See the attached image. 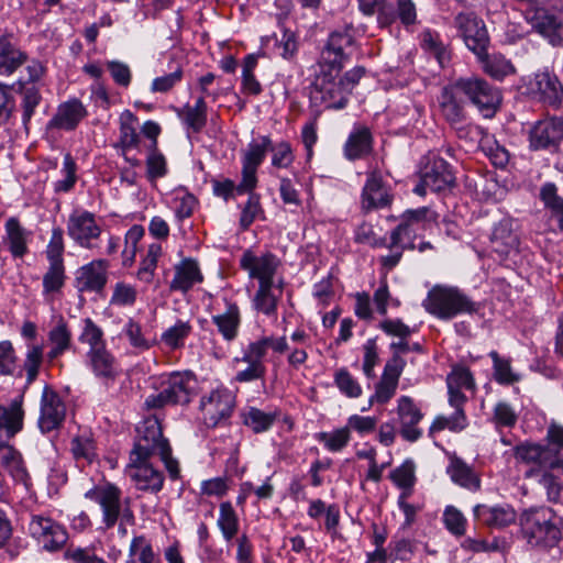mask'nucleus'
Here are the masks:
<instances>
[{
  "label": "nucleus",
  "instance_id": "obj_1",
  "mask_svg": "<svg viewBox=\"0 0 563 563\" xmlns=\"http://www.w3.org/2000/svg\"><path fill=\"white\" fill-rule=\"evenodd\" d=\"M437 220L438 213L428 207L408 209L401 214L398 225L390 231L388 241L386 238L377 236L373 225L368 223H362L356 228L354 240L374 249L386 247L388 254L380 256L378 261L382 268L388 273L400 263L405 251L416 249L418 232L426 230Z\"/></svg>",
  "mask_w": 563,
  "mask_h": 563
},
{
  "label": "nucleus",
  "instance_id": "obj_2",
  "mask_svg": "<svg viewBox=\"0 0 563 563\" xmlns=\"http://www.w3.org/2000/svg\"><path fill=\"white\" fill-rule=\"evenodd\" d=\"M152 457H158L165 465L169 477H179L178 461L172 456V448L168 440L164 438L162 426L156 417L145 418L136 428V438L133 450L130 453V461L143 462Z\"/></svg>",
  "mask_w": 563,
  "mask_h": 563
},
{
  "label": "nucleus",
  "instance_id": "obj_3",
  "mask_svg": "<svg viewBox=\"0 0 563 563\" xmlns=\"http://www.w3.org/2000/svg\"><path fill=\"white\" fill-rule=\"evenodd\" d=\"M422 307L440 320H451L459 314L478 311V305L460 288L443 285H435L428 291Z\"/></svg>",
  "mask_w": 563,
  "mask_h": 563
},
{
  "label": "nucleus",
  "instance_id": "obj_4",
  "mask_svg": "<svg viewBox=\"0 0 563 563\" xmlns=\"http://www.w3.org/2000/svg\"><path fill=\"white\" fill-rule=\"evenodd\" d=\"M522 538L532 547H553L561 538L559 520L551 508L533 507L519 516Z\"/></svg>",
  "mask_w": 563,
  "mask_h": 563
},
{
  "label": "nucleus",
  "instance_id": "obj_5",
  "mask_svg": "<svg viewBox=\"0 0 563 563\" xmlns=\"http://www.w3.org/2000/svg\"><path fill=\"white\" fill-rule=\"evenodd\" d=\"M85 498L98 504L102 512V523L111 529L120 520L123 525L133 526L135 516L131 509L130 498L122 500V490L112 483L96 485L85 493Z\"/></svg>",
  "mask_w": 563,
  "mask_h": 563
},
{
  "label": "nucleus",
  "instance_id": "obj_6",
  "mask_svg": "<svg viewBox=\"0 0 563 563\" xmlns=\"http://www.w3.org/2000/svg\"><path fill=\"white\" fill-rule=\"evenodd\" d=\"M196 387L197 378L192 372H172L161 377L159 391L150 395L145 405L155 409L168 405H187L190 402Z\"/></svg>",
  "mask_w": 563,
  "mask_h": 563
},
{
  "label": "nucleus",
  "instance_id": "obj_7",
  "mask_svg": "<svg viewBox=\"0 0 563 563\" xmlns=\"http://www.w3.org/2000/svg\"><path fill=\"white\" fill-rule=\"evenodd\" d=\"M340 74L341 71L318 68L310 88V101L313 106L334 110L347 106L349 88L339 78Z\"/></svg>",
  "mask_w": 563,
  "mask_h": 563
},
{
  "label": "nucleus",
  "instance_id": "obj_8",
  "mask_svg": "<svg viewBox=\"0 0 563 563\" xmlns=\"http://www.w3.org/2000/svg\"><path fill=\"white\" fill-rule=\"evenodd\" d=\"M355 47V29L352 25L334 30L321 51L318 68L342 71Z\"/></svg>",
  "mask_w": 563,
  "mask_h": 563
},
{
  "label": "nucleus",
  "instance_id": "obj_9",
  "mask_svg": "<svg viewBox=\"0 0 563 563\" xmlns=\"http://www.w3.org/2000/svg\"><path fill=\"white\" fill-rule=\"evenodd\" d=\"M457 88L484 118H493L501 104L500 90L477 76L457 78Z\"/></svg>",
  "mask_w": 563,
  "mask_h": 563
},
{
  "label": "nucleus",
  "instance_id": "obj_10",
  "mask_svg": "<svg viewBox=\"0 0 563 563\" xmlns=\"http://www.w3.org/2000/svg\"><path fill=\"white\" fill-rule=\"evenodd\" d=\"M517 463L536 465L544 471H558L563 474V452L530 441L517 444L512 449Z\"/></svg>",
  "mask_w": 563,
  "mask_h": 563
},
{
  "label": "nucleus",
  "instance_id": "obj_11",
  "mask_svg": "<svg viewBox=\"0 0 563 563\" xmlns=\"http://www.w3.org/2000/svg\"><path fill=\"white\" fill-rule=\"evenodd\" d=\"M235 407V396L225 387H217L201 397L199 409L203 422L209 428L225 422L232 416Z\"/></svg>",
  "mask_w": 563,
  "mask_h": 563
},
{
  "label": "nucleus",
  "instance_id": "obj_12",
  "mask_svg": "<svg viewBox=\"0 0 563 563\" xmlns=\"http://www.w3.org/2000/svg\"><path fill=\"white\" fill-rule=\"evenodd\" d=\"M27 530L36 543L48 552L60 550L68 539V533L63 526L42 515H32Z\"/></svg>",
  "mask_w": 563,
  "mask_h": 563
},
{
  "label": "nucleus",
  "instance_id": "obj_13",
  "mask_svg": "<svg viewBox=\"0 0 563 563\" xmlns=\"http://www.w3.org/2000/svg\"><path fill=\"white\" fill-rule=\"evenodd\" d=\"M102 229L96 216L87 210H75L67 220V234L80 247L93 249Z\"/></svg>",
  "mask_w": 563,
  "mask_h": 563
},
{
  "label": "nucleus",
  "instance_id": "obj_14",
  "mask_svg": "<svg viewBox=\"0 0 563 563\" xmlns=\"http://www.w3.org/2000/svg\"><path fill=\"white\" fill-rule=\"evenodd\" d=\"M454 24L466 46L477 57H482L488 44V34L483 20L474 12H461L455 16Z\"/></svg>",
  "mask_w": 563,
  "mask_h": 563
},
{
  "label": "nucleus",
  "instance_id": "obj_15",
  "mask_svg": "<svg viewBox=\"0 0 563 563\" xmlns=\"http://www.w3.org/2000/svg\"><path fill=\"white\" fill-rule=\"evenodd\" d=\"M279 265L278 257L271 252L256 255L253 251L246 250L240 258V267L247 272L250 278L258 280V285L274 284Z\"/></svg>",
  "mask_w": 563,
  "mask_h": 563
},
{
  "label": "nucleus",
  "instance_id": "obj_16",
  "mask_svg": "<svg viewBox=\"0 0 563 563\" xmlns=\"http://www.w3.org/2000/svg\"><path fill=\"white\" fill-rule=\"evenodd\" d=\"M526 19L552 45L563 44V12L555 13L539 5L536 10H527Z\"/></svg>",
  "mask_w": 563,
  "mask_h": 563
},
{
  "label": "nucleus",
  "instance_id": "obj_17",
  "mask_svg": "<svg viewBox=\"0 0 563 563\" xmlns=\"http://www.w3.org/2000/svg\"><path fill=\"white\" fill-rule=\"evenodd\" d=\"M394 196L388 186L384 183L379 172L372 170L366 175L365 184L361 194V208L364 212L389 207Z\"/></svg>",
  "mask_w": 563,
  "mask_h": 563
},
{
  "label": "nucleus",
  "instance_id": "obj_18",
  "mask_svg": "<svg viewBox=\"0 0 563 563\" xmlns=\"http://www.w3.org/2000/svg\"><path fill=\"white\" fill-rule=\"evenodd\" d=\"M519 236L515 229V221L510 218H503L495 224L492 235V251L500 261L512 258L519 251Z\"/></svg>",
  "mask_w": 563,
  "mask_h": 563
},
{
  "label": "nucleus",
  "instance_id": "obj_19",
  "mask_svg": "<svg viewBox=\"0 0 563 563\" xmlns=\"http://www.w3.org/2000/svg\"><path fill=\"white\" fill-rule=\"evenodd\" d=\"M87 114V109L79 99H69L57 107L55 114L46 124V132L74 131Z\"/></svg>",
  "mask_w": 563,
  "mask_h": 563
},
{
  "label": "nucleus",
  "instance_id": "obj_20",
  "mask_svg": "<svg viewBox=\"0 0 563 563\" xmlns=\"http://www.w3.org/2000/svg\"><path fill=\"white\" fill-rule=\"evenodd\" d=\"M66 406L60 396L46 385L41 398V416L38 426L44 433L59 428L65 420Z\"/></svg>",
  "mask_w": 563,
  "mask_h": 563
},
{
  "label": "nucleus",
  "instance_id": "obj_21",
  "mask_svg": "<svg viewBox=\"0 0 563 563\" xmlns=\"http://www.w3.org/2000/svg\"><path fill=\"white\" fill-rule=\"evenodd\" d=\"M397 415L399 419V433L404 440L409 442L418 441L422 430L418 427L423 413L409 396H401L397 400Z\"/></svg>",
  "mask_w": 563,
  "mask_h": 563
},
{
  "label": "nucleus",
  "instance_id": "obj_22",
  "mask_svg": "<svg viewBox=\"0 0 563 563\" xmlns=\"http://www.w3.org/2000/svg\"><path fill=\"white\" fill-rule=\"evenodd\" d=\"M563 140V117H552L538 121L529 132L532 150L555 146Z\"/></svg>",
  "mask_w": 563,
  "mask_h": 563
},
{
  "label": "nucleus",
  "instance_id": "obj_23",
  "mask_svg": "<svg viewBox=\"0 0 563 563\" xmlns=\"http://www.w3.org/2000/svg\"><path fill=\"white\" fill-rule=\"evenodd\" d=\"M423 181L431 191H442L451 188L455 183L450 164L437 155H429L421 172Z\"/></svg>",
  "mask_w": 563,
  "mask_h": 563
},
{
  "label": "nucleus",
  "instance_id": "obj_24",
  "mask_svg": "<svg viewBox=\"0 0 563 563\" xmlns=\"http://www.w3.org/2000/svg\"><path fill=\"white\" fill-rule=\"evenodd\" d=\"M473 515L477 522L495 529L508 527L517 519L516 510L508 504H478L474 506Z\"/></svg>",
  "mask_w": 563,
  "mask_h": 563
},
{
  "label": "nucleus",
  "instance_id": "obj_25",
  "mask_svg": "<svg viewBox=\"0 0 563 563\" xmlns=\"http://www.w3.org/2000/svg\"><path fill=\"white\" fill-rule=\"evenodd\" d=\"M107 260H93L81 266L76 276V287L80 292H100L108 280Z\"/></svg>",
  "mask_w": 563,
  "mask_h": 563
},
{
  "label": "nucleus",
  "instance_id": "obj_26",
  "mask_svg": "<svg viewBox=\"0 0 563 563\" xmlns=\"http://www.w3.org/2000/svg\"><path fill=\"white\" fill-rule=\"evenodd\" d=\"M456 86L457 79L443 87L438 98L440 113L451 125L462 123L466 119L465 106L460 98L463 92Z\"/></svg>",
  "mask_w": 563,
  "mask_h": 563
},
{
  "label": "nucleus",
  "instance_id": "obj_27",
  "mask_svg": "<svg viewBox=\"0 0 563 563\" xmlns=\"http://www.w3.org/2000/svg\"><path fill=\"white\" fill-rule=\"evenodd\" d=\"M129 474L137 490L157 494L164 485V475L150 461H130Z\"/></svg>",
  "mask_w": 563,
  "mask_h": 563
},
{
  "label": "nucleus",
  "instance_id": "obj_28",
  "mask_svg": "<svg viewBox=\"0 0 563 563\" xmlns=\"http://www.w3.org/2000/svg\"><path fill=\"white\" fill-rule=\"evenodd\" d=\"M446 386L450 406H464L467 397L463 394L465 390H475V380L471 371L465 366H453L446 377Z\"/></svg>",
  "mask_w": 563,
  "mask_h": 563
},
{
  "label": "nucleus",
  "instance_id": "obj_29",
  "mask_svg": "<svg viewBox=\"0 0 563 563\" xmlns=\"http://www.w3.org/2000/svg\"><path fill=\"white\" fill-rule=\"evenodd\" d=\"M27 54L23 52L12 33L0 35V76H11L27 62Z\"/></svg>",
  "mask_w": 563,
  "mask_h": 563
},
{
  "label": "nucleus",
  "instance_id": "obj_30",
  "mask_svg": "<svg viewBox=\"0 0 563 563\" xmlns=\"http://www.w3.org/2000/svg\"><path fill=\"white\" fill-rule=\"evenodd\" d=\"M87 357L92 373L104 386H111L119 377V364L107 349L88 352Z\"/></svg>",
  "mask_w": 563,
  "mask_h": 563
},
{
  "label": "nucleus",
  "instance_id": "obj_31",
  "mask_svg": "<svg viewBox=\"0 0 563 563\" xmlns=\"http://www.w3.org/2000/svg\"><path fill=\"white\" fill-rule=\"evenodd\" d=\"M202 282L203 275L198 262L191 257H186L174 266V278L169 284V289L186 294L196 284Z\"/></svg>",
  "mask_w": 563,
  "mask_h": 563
},
{
  "label": "nucleus",
  "instance_id": "obj_32",
  "mask_svg": "<svg viewBox=\"0 0 563 563\" xmlns=\"http://www.w3.org/2000/svg\"><path fill=\"white\" fill-rule=\"evenodd\" d=\"M284 290V279L268 285H258V288L252 299L253 309L266 317L277 316L278 302L282 299Z\"/></svg>",
  "mask_w": 563,
  "mask_h": 563
},
{
  "label": "nucleus",
  "instance_id": "obj_33",
  "mask_svg": "<svg viewBox=\"0 0 563 563\" xmlns=\"http://www.w3.org/2000/svg\"><path fill=\"white\" fill-rule=\"evenodd\" d=\"M139 123L137 117L131 110H124L119 117V137L113 147L121 156L132 150L136 148L141 142L140 134L136 131Z\"/></svg>",
  "mask_w": 563,
  "mask_h": 563
},
{
  "label": "nucleus",
  "instance_id": "obj_34",
  "mask_svg": "<svg viewBox=\"0 0 563 563\" xmlns=\"http://www.w3.org/2000/svg\"><path fill=\"white\" fill-rule=\"evenodd\" d=\"M373 151V135L368 128H355L343 146V153L346 159L356 161L369 155Z\"/></svg>",
  "mask_w": 563,
  "mask_h": 563
},
{
  "label": "nucleus",
  "instance_id": "obj_35",
  "mask_svg": "<svg viewBox=\"0 0 563 563\" xmlns=\"http://www.w3.org/2000/svg\"><path fill=\"white\" fill-rule=\"evenodd\" d=\"M224 301L225 311L223 313L212 316L211 320L212 323L217 325L222 338L225 341L231 342L235 340L239 334L241 311L235 301H232L231 299H224Z\"/></svg>",
  "mask_w": 563,
  "mask_h": 563
},
{
  "label": "nucleus",
  "instance_id": "obj_36",
  "mask_svg": "<svg viewBox=\"0 0 563 563\" xmlns=\"http://www.w3.org/2000/svg\"><path fill=\"white\" fill-rule=\"evenodd\" d=\"M5 238L9 252L14 258H22L29 253V238L31 232L27 231L16 217H10L4 223Z\"/></svg>",
  "mask_w": 563,
  "mask_h": 563
},
{
  "label": "nucleus",
  "instance_id": "obj_37",
  "mask_svg": "<svg viewBox=\"0 0 563 563\" xmlns=\"http://www.w3.org/2000/svg\"><path fill=\"white\" fill-rule=\"evenodd\" d=\"M23 416L21 401L13 400L9 407L0 406V446L22 430Z\"/></svg>",
  "mask_w": 563,
  "mask_h": 563
},
{
  "label": "nucleus",
  "instance_id": "obj_38",
  "mask_svg": "<svg viewBox=\"0 0 563 563\" xmlns=\"http://www.w3.org/2000/svg\"><path fill=\"white\" fill-rule=\"evenodd\" d=\"M533 89L548 104L558 106L562 102L563 86L554 74L549 71L536 74Z\"/></svg>",
  "mask_w": 563,
  "mask_h": 563
},
{
  "label": "nucleus",
  "instance_id": "obj_39",
  "mask_svg": "<svg viewBox=\"0 0 563 563\" xmlns=\"http://www.w3.org/2000/svg\"><path fill=\"white\" fill-rule=\"evenodd\" d=\"M450 478L456 485L476 492L481 488V479L474 470L462 459L452 456L446 468Z\"/></svg>",
  "mask_w": 563,
  "mask_h": 563
},
{
  "label": "nucleus",
  "instance_id": "obj_40",
  "mask_svg": "<svg viewBox=\"0 0 563 563\" xmlns=\"http://www.w3.org/2000/svg\"><path fill=\"white\" fill-rule=\"evenodd\" d=\"M66 283V269L64 263L48 262V267L43 275L42 295L46 302H53L62 294Z\"/></svg>",
  "mask_w": 563,
  "mask_h": 563
},
{
  "label": "nucleus",
  "instance_id": "obj_41",
  "mask_svg": "<svg viewBox=\"0 0 563 563\" xmlns=\"http://www.w3.org/2000/svg\"><path fill=\"white\" fill-rule=\"evenodd\" d=\"M207 102L203 97H199L194 106L186 104L177 110V115L185 124L188 131L200 133L207 124Z\"/></svg>",
  "mask_w": 563,
  "mask_h": 563
},
{
  "label": "nucleus",
  "instance_id": "obj_42",
  "mask_svg": "<svg viewBox=\"0 0 563 563\" xmlns=\"http://www.w3.org/2000/svg\"><path fill=\"white\" fill-rule=\"evenodd\" d=\"M48 342L52 346L46 354V358L49 363H53L71 347V332L64 319H60L56 325L49 330Z\"/></svg>",
  "mask_w": 563,
  "mask_h": 563
},
{
  "label": "nucleus",
  "instance_id": "obj_43",
  "mask_svg": "<svg viewBox=\"0 0 563 563\" xmlns=\"http://www.w3.org/2000/svg\"><path fill=\"white\" fill-rule=\"evenodd\" d=\"M454 412L450 416L439 415L429 428V434L433 435L445 429L451 432H461L468 426L464 406H452Z\"/></svg>",
  "mask_w": 563,
  "mask_h": 563
},
{
  "label": "nucleus",
  "instance_id": "obj_44",
  "mask_svg": "<svg viewBox=\"0 0 563 563\" xmlns=\"http://www.w3.org/2000/svg\"><path fill=\"white\" fill-rule=\"evenodd\" d=\"M421 47L434 56L441 67H445L451 59V53L440 38V34L432 30H424L420 34Z\"/></svg>",
  "mask_w": 563,
  "mask_h": 563
},
{
  "label": "nucleus",
  "instance_id": "obj_45",
  "mask_svg": "<svg viewBox=\"0 0 563 563\" xmlns=\"http://www.w3.org/2000/svg\"><path fill=\"white\" fill-rule=\"evenodd\" d=\"M518 419L519 413L516 408L506 400H499L493 407L489 421L495 430L501 433L504 429H512L517 424Z\"/></svg>",
  "mask_w": 563,
  "mask_h": 563
},
{
  "label": "nucleus",
  "instance_id": "obj_46",
  "mask_svg": "<svg viewBox=\"0 0 563 563\" xmlns=\"http://www.w3.org/2000/svg\"><path fill=\"white\" fill-rule=\"evenodd\" d=\"M217 526L227 542H231L238 536L240 519L230 501L220 504Z\"/></svg>",
  "mask_w": 563,
  "mask_h": 563
},
{
  "label": "nucleus",
  "instance_id": "obj_47",
  "mask_svg": "<svg viewBox=\"0 0 563 563\" xmlns=\"http://www.w3.org/2000/svg\"><path fill=\"white\" fill-rule=\"evenodd\" d=\"M478 58L483 63L484 71L494 79L503 80L515 73L511 62L500 54L488 55L486 49L485 54Z\"/></svg>",
  "mask_w": 563,
  "mask_h": 563
},
{
  "label": "nucleus",
  "instance_id": "obj_48",
  "mask_svg": "<svg viewBox=\"0 0 563 563\" xmlns=\"http://www.w3.org/2000/svg\"><path fill=\"white\" fill-rule=\"evenodd\" d=\"M360 10L366 14L372 15L375 11L378 12V23L382 26H388L396 21L394 5L388 0H357Z\"/></svg>",
  "mask_w": 563,
  "mask_h": 563
},
{
  "label": "nucleus",
  "instance_id": "obj_49",
  "mask_svg": "<svg viewBox=\"0 0 563 563\" xmlns=\"http://www.w3.org/2000/svg\"><path fill=\"white\" fill-rule=\"evenodd\" d=\"M258 56L249 54L243 62L242 67V82L241 91L247 96H258L262 93L263 88L261 82L256 79L254 70L257 67Z\"/></svg>",
  "mask_w": 563,
  "mask_h": 563
},
{
  "label": "nucleus",
  "instance_id": "obj_50",
  "mask_svg": "<svg viewBox=\"0 0 563 563\" xmlns=\"http://www.w3.org/2000/svg\"><path fill=\"white\" fill-rule=\"evenodd\" d=\"M70 452L77 462L92 463L97 456L92 437L88 432L75 435L70 441Z\"/></svg>",
  "mask_w": 563,
  "mask_h": 563
},
{
  "label": "nucleus",
  "instance_id": "obj_51",
  "mask_svg": "<svg viewBox=\"0 0 563 563\" xmlns=\"http://www.w3.org/2000/svg\"><path fill=\"white\" fill-rule=\"evenodd\" d=\"M278 418V412H265L258 408L250 407L243 415V422L255 433H262L272 428Z\"/></svg>",
  "mask_w": 563,
  "mask_h": 563
},
{
  "label": "nucleus",
  "instance_id": "obj_52",
  "mask_svg": "<svg viewBox=\"0 0 563 563\" xmlns=\"http://www.w3.org/2000/svg\"><path fill=\"white\" fill-rule=\"evenodd\" d=\"M489 356L493 361L494 379L498 384L512 385L521 380V375L512 369L510 360L500 357L496 351H492Z\"/></svg>",
  "mask_w": 563,
  "mask_h": 563
},
{
  "label": "nucleus",
  "instance_id": "obj_53",
  "mask_svg": "<svg viewBox=\"0 0 563 563\" xmlns=\"http://www.w3.org/2000/svg\"><path fill=\"white\" fill-rule=\"evenodd\" d=\"M162 256V245L152 243L148 245L145 257L141 261L136 277L139 280L151 284L155 276L158 258Z\"/></svg>",
  "mask_w": 563,
  "mask_h": 563
},
{
  "label": "nucleus",
  "instance_id": "obj_54",
  "mask_svg": "<svg viewBox=\"0 0 563 563\" xmlns=\"http://www.w3.org/2000/svg\"><path fill=\"white\" fill-rule=\"evenodd\" d=\"M22 93V122L27 129V124L31 121L36 107L41 102L40 89L36 85H26L22 79L19 80Z\"/></svg>",
  "mask_w": 563,
  "mask_h": 563
},
{
  "label": "nucleus",
  "instance_id": "obj_55",
  "mask_svg": "<svg viewBox=\"0 0 563 563\" xmlns=\"http://www.w3.org/2000/svg\"><path fill=\"white\" fill-rule=\"evenodd\" d=\"M192 327L189 322L178 320L173 327H169L162 333V342L172 350L181 349L186 339L190 335Z\"/></svg>",
  "mask_w": 563,
  "mask_h": 563
},
{
  "label": "nucleus",
  "instance_id": "obj_56",
  "mask_svg": "<svg viewBox=\"0 0 563 563\" xmlns=\"http://www.w3.org/2000/svg\"><path fill=\"white\" fill-rule=\"evenodd\" d=\"M333 382L339 391L347 398H358L363 393L358 380L345 367L334 372Z\"/></svg>",
  "mask_w": 563,
  "mask_h": 563
},
{
  "label": "nucleus",
  "instance_id": "obj_57",
  "mask_svg": "<svg viewBox=\"0 0 563 563\" xmlns=\"http://www.w3.org/2000/svg\"><path fill=\"white\" fill-rule=\"evenodd\" d=\"M269 147L271 137L267 135H262L257 141L251 142L243 154L242 165L258 168V166L264 162Z\"/></svg>",
  "mask_w": 563,
  "mask_h": 563
},
{
  "label": "nucleus",
  "instance_id": "obj_58",
  "mask_svg": "<svg viewBox=\"0 0 563 563\" xmlns=\"http://www.w3.org/2000/svg\"><path fill=\"white\" fill-rule=\"evenodd\" d=\"M481 147L490 163L497 168H506L510 161L509 151L493 137H485Z\"/></svg>",
  "mask_w": 563,
  "mask_h": 563
},
{
  "label": "nucleus",
  "instance_id": "obj_59",
  "mask_svg": "<svg viewBox=\"0 0 563 563\" xmlns=\"http://www.w3.org/2000/svg\"><path fill=\"white\" fill-rule=\"evenodd\" d=\"M60 174L63 175V178L54 183V191L56 194L69 192L75 187L78 179L77 164L69 153L64 156Z\"/></svg>",
  "mask_w": 563,
  "mask_h": 563
},
{
  "label": "nucleus",
  "instance_id": "obj_60",
  "mask_svg": "<svg viewBox=\"0 0 563 563\" xmlns=\"http://www.w3.org/2000/svg\"><path fill=\"white\" fill-rule=\"evenodd\" d=\"M43 346L40 344L27 345L25 358L23 361V369L26 373V384L31 385L38 376L40 367L43 363Z\"/></svg>",
  "mask_w": 563,
  "mask_h": 563
},
{
  "label": "nucleus",
  "instance_id": "obj_61",
  "mask_svg": "<svg viewBox=\"0 0 563 563\" xmlns=\"http://www.w3.org/2000/svg\"><path fill=\"white\" fill-rule=\"evenodd\" d=\"M319 442L330 452L342 451L351 440V433L346 426L330 432H320L317 435Z\"/></svg>",
  "mask_w": 563,
  "mask_h": 563
},
{
  "label": "nucleus",
  "instance_id": "obj_62",
  "mask_svg": "<svg viewBox=\"0 0 563 563\" xmlns=\"http://www.w3.org/2000/svg\"><path fill=\"white\" fill-rule=\"evenodd\" d=\"M539 198L551 217L563 211V197L554 183L547 181L540 187Z\"/></svg>",
  "mask_w": 563,
  "mask_h": 563
},
{
  "label": "nucleus",
  "instance_id": "obj_63",
  "mask_svg": "<svg viewBox=\"0 0 563 563\" xmlns=\"http://www.w3.org/2000/svg\"><path fill=\"white\" fill-rule=\"evenodd\" d=\"M416 470L417 465L415 461L412 459H406L389 473L388 477L397 488L406 485H416L418 481Z\"/></svg>",
  "mask_w": 563,
  "mask_h": 563
},
{
  "label": "nucleus",
  "instance_id": "obj_64",
  "mask_svg": "<svg viewBox=\"0 0 563 563\" xmlns=\"http://www.w3.org/2000/svg\"><path fill=\"white\" fill-rule=\"evenodd\" d=\"M66 560L73 563H107L103 558L96 554L95 547H74L70 545L64 553Z\"/></svg>",
  "mask_w": 563,
  "mask_h": 563
}]
</instances>
